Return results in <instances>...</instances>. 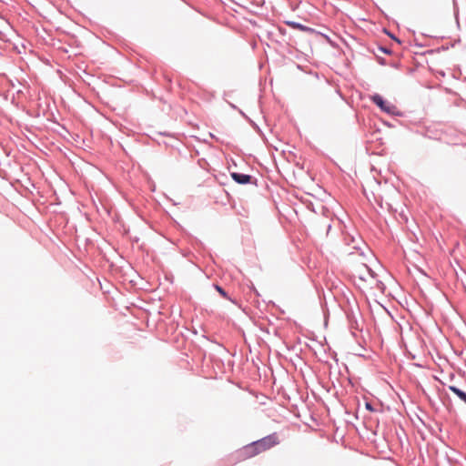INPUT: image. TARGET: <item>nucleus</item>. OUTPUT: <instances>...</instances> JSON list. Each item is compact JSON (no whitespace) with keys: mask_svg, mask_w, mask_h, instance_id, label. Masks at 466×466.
Returning <instances> with one entry per match:
<instances>
[{"mask_svg":"<svg viewBox=\"0 0 466 466\" xmlns=\"http://www.w3.org/2000/svg\"><path fill=\"white\" fill-rule=\"evenodd\" d=\"M354 250L347 249L348 262L353 278L361 282L372 280L376 274L371 268V264L375 262L370 252L365 254L360 248L354 246Z\"/></svg>","mask_w":466,"mask_h":466,"instance_id":"obj_1","label":"nucleus"},{"mask_svg":"<svg viewBox=\"0 0 466 466\" xmlns=\"http://www.w3.org/2000/svg\"><path fill=\"white\" fill-rule=\"evenodd\" d=\"M278 437L275 434L268 435L261 440L254 441L253 443L246 446L242 450L243 457H253L263 451H266L278 444Z\"/></svg>","mask_w":466,"mask_h":466,"instance_id":"obj_2","label":"nucleus"},{"mask_svg":"<svg viewBox=\"0 0 466 466\" xmlns=\"http://www.w3.org/2000/svg\"><path fill=\"white\" fill-rule=\"evenodd\" d=\"M371 100L384 112L391 113L392 108L394 107L390 103L386 102L382 96L380 95H374L371 97Z\"/></svg>","mask_w":466,"mask_h":466,"instance_id":"obj_3","label":"nucleus"},{"mask_svg":"<svg viewBox=\"0 0 466 466\" xmlns=\"http://www.w3.org/2000/svg\"><path fill=\"white\" fill-rule=\"evenodd\" d=\"M232 178L238 184H247L250 181L251 177L246 174L232 173Z\"/></svg>","mask_w":466,"mask_h":466,"instance_id":"obj_4","label":"nucleus"},{"mask_svg":"<svg viewBox=\"0 0 466 466\" xmlns=\"http://www.w3.org/2000/svg\"><path fill=\"white\" fill-rule=\"evenodd\" d=\"M449 390L455 393L464 403H466V392L455 386H449Z\"/></svg>","mask_w":466,"mask_h":466,"instance_id":"obj_5","label":"nucleus"},{"mask_svg":"<svg viewBox=\"0 0 466 466\" xmlns=\"http://www.w3.org/2000/svg\"><path fill=\"white\" fill-rule=\"evenodd\" d=\"M216 289L222 296L227 297L226 292L222 288H220L219 286H216Z\"/></svg>","mask_w":466,"mask_h":466,"instance_id":"obj_6","label":"nucleus"},{"mask_svg":"<svg viewBox=\"0 0 466 466\" xmlns=\"http://www.w3.org/2000/svg\"><path fill=\"white\" fill-rule=\"evenodd\" d=\"M288 24L289 25H291L292 27H294V28H302V26L300 25H298V24H296L294 22H289Z\"/></svg>","mask_w":466,"mask_h":466,"instance_id":"obj_7","label":"nucleus"},{"mask_svg":"<svg viewBox=\"0 0 466 466\" xmlns=\"http://www.w3.org/2000/svg\"><path fill=\"white\" fill-rule=\"evenodd\" d=\"M364 195L366 196L367 199H369L370 201V195L366 192V190L364 189L363 191Z\"/></svg>","mask_w":466,"mask_h":466,"instance_id":"obj_8","label":"nucleus"},{"mask_svg":"<svg viewBox=\"0 0 466 466\" xmlns=\"http://www.w3.org/2000/svg\"><path fill=\"white\" fill-rule=\"evenodd\" d=\"M366 407H367V409H369V410H372V408H371L370 404H369V403H367V404H366Z\"/></svg>","mask_w":466,"mask_h":466,"instance_id":"obj_9","label":"nucleus"},{"mask_svg":"<svg viewBox=\"0 0 466 466\" xmlns=\"http://www.w3.org/2000/svg\"><path fill=\"white\" fill-rule=\"evenodd\" d=\"M371 196L374 198L375 200H377L373 192H371Z\"/></svg>","mask_w":466,"mask_h":466,"instance_id":"obj_10","label":"nucleus"}]
</instances>
